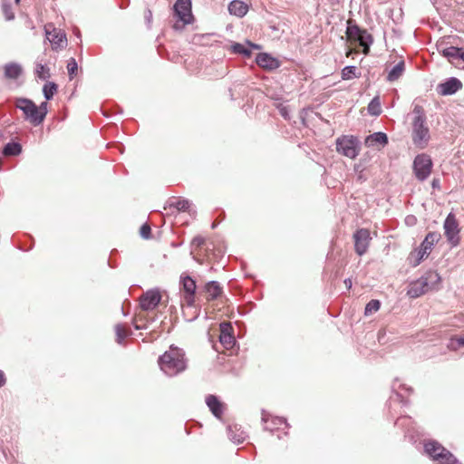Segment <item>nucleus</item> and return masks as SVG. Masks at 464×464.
Listing matches in <instances>:
<instances>
[{"label":"nucleus","instance_id":"nucleus-1","mask_svg":"<svg viewBox=\"0 0 464 464\" xmlns=\"http://www.w3.org/2000/svg\"><path fill=\"white\" fill-rule=\"evenodd\" d=\"M158 363L164 374L169 377L176 376L187 368L185 352L171 345L168 351L159 357Z\"/></svg>","mask_w":464,"mask_h":464},{"label":"nucleus","instance_id":"nucleus-2","mask_svg":"<svg viewBox=\"0 0 464 464\" xmlns=\"http://www.w3.org/2000/svg\"><path fill=\"white\" fill-rule=\"evenodd\" d=\"M413 114L412 140L415 145L424 147L430 140V130L426 125V115L423 108L416 105L413 109Z\"/></svg>","mask_w":464,"mask_h":464},{"label":"nucleus","instance_id":"nucleus-3","mask_svg":"<svg viewBox=\"0 0 464 464\" xmlns=\"http://www.w3.org/2000/svg\"><path fill=\"white\" fill-rule=\"evenodd\" d=\"M440 281V276L437 272L429 271L420 276L418 280L411 282L407 290V295L411 298H417L427 292L435 288V285Z\"/></svg>","mask_w":464,"mask_h":464},{"label":"nucleus","instance_id":"nucleus-4","mask_svg":"<svg viewBox=\"0 0 464 464\" xmlns=\"http://www.w3.org/2000/svg\"><path fill=\"white\" fill-rule=\"evenodd\" d=\"M424 450L438 464H461L449 450L436 440L425 442Z\"/></svg>","mask_w":464,"mask_h":464},{"label":"nucleus","instance_id":"nucleus-5","mask_svg":"<svg viewBox=\"0 0 464 464\" xmlns=\"http://www.w3.org/2000/svg\"><path fill=\"white\" fill-rule=\"evenodd\" d=\"M14 105L24 113V121H29L34 126L41 124L38 115L37 105L28 98L17 97L14 99Z\"/></svg>","mask_w":464,"mask_h":464},{"label":"nucleus","instance_id":"nucleus-6","mask_svg":"<svg viewBox=\"0 0 464 464\" xmlns=\"http://www.w3.org/2000/svg\"><path fill=\"white\" fill-rule=\"evenodd\" d=\"M433 162L428 154L421 153L415 157L412 164L413 173L419 181L426 180L431 173Z\"/></svg>","mask_w":464,"mask_h":464},{"label":"nucleus","instance_id":"nucleus-7","mask_svg":"<svg viewBox=\"0 0 464 464\" xmlns=\"http://www.w3.org/2000/svg\"><path fill=\"white\" fill-rule=\"evenodd\" d=\"M336 150L341 154L354 159L359 154L360 141L354 136H342L336 140Z\"/></svg>","mask_w":464,"mask_h":464},{"label":"nucleus","instance_id":"nucleus-8","mask_svg":"<svg viewBox=\"0 0 464 464\" xmlns=\"http://www.w3.org/2000/svg\"><path fill=\"white\" fill-rule=\"evenodd\" d=\"M444 234L451 246H457L459 244V227L455 215L450 212L448 214L443 224Z\"/></svg>","mask_w":464,"mask_h":464},{"label":"nucleus","instance_id":"nucleus-9","mask_svg":"<svg viewBox=\"0 0 464 464\" xmlns=\"http://www.w3.org/2000/svg\"><path fill=\"white\" fill-rule=\"evenodd\" d=\"M44 32L53 50L57 51L66 46L67 37L63 30L55 28L53 24H47L44 26Z\"/></svg>","mask_w":464,"mask_h":464},{"label":"nucleus","instance_id":"nucleus-10","mask_svg":"<svg viewBox=\"0 0 464 464\" xmlns=\"http://www.w3.org/2000/svg\"><path fill=\"white\" fill-rule=\"evenodd\" d=\"M173 8L175 15L183 25L192 24L194 17L191 11V0H177Z\"/></svg>","mask_w":464,"mask_h":464},{"label":"nucleus","instance_id":"nucleus-11","mask_svg":"<svg viewBox=\"0 0 464 464\" xmlns=\"http://www.w3.org/2000/svg\"><path fill=\"white\" fill-rule=\"evenodd\" d=\"M354 241V251L358 256L364 255L372 240L371 233L368 228H359L353 236Z\"/></svg>","mask_w":464,"mask_h":464},{"label":"nucleus","instance_id":"nucleus-12","mask_svg":"<svg viewBox=\"0 0 464 464\" xmlns=\"http://www.w3.org/2000/svg\"><path fill=\"white\" fill-rule=\"evenodd\" d=\"M161 300L159 289H150L144 293L140 298V308L144 311L154 310Z\"/></svg>","mask_w":464,"mask_h":464},{"label":"nucleus","instance_id":"nucleus-13","mask_svg":"<svg viewBox=\"0 0 464 464\" xmlns=\"http://www.w3.org/2000/svg\"><path fill=\"white\" fill-rule=\"evenodd\" d=\"M463 84L461 81L456 77L447 78L444 82L437 85L436 91L441 96H450L455 94L461 90Z\"/></svg>","mask_w":464,"mask_h":464},{"label":"nucleus","instance_id":"nucleus-14","mask_svg":"<svg viewBox=\"0 0 464 464\" xmlns=\"http://www.w3.org/2000/svg\"><path fill=\"white\" fill-rule=\"evenodd\" d=\"M262 421L265 423L264 429L272 433L279 430L282 426H284L285 429L289 428V424L285 419L281 417H273L264 410L262 411Z\"/></svg>","mask_w":464,"mask_h":464},{"label":"nucleus","instance_id":"nucleus-15","mask_svg":"<svg viewBox=\"0 0 464 464\" xmlns=\"http://www.w3.org/2000/svg\"><path fill=\"white\" fill-rule=\"evenodd\" d=\"M180 285L185 292L184 302L191 307L195 302L196 283L188 276L181 277Z\"/></svg>","mask_w":464,"mask_h":464},{"label":"nucleus","instance_id":"nucleus-16","mask_svg":"<svg viewBox=\"0 0 464 464\" xmlns=\"http://www.w3.org/2000/svg\"><path fill=\"white\" fill-rule=\"evenodd\" d=\"M220 328V335L219 342L226 348L230 349L236 343L235 337L233 335V327L230 323L223 322L219 325Z\"/></svg>","mask_w":464,"mask_h":464},{"label":"nucleus","instance_id":"nucleus-17","mask_svg":"<svg viewBox=\"0 0 464 464\" xmlns=\"http://www.w3.org/2000/svg\"><path fill=\"white\" fill-rule=\"evenodd\" d=\"M256 63L258 66L269 71L275 70L280 66L278 59L266 53H258L256 57Z\"/></svg>","mask_w":464,"mask_h":464},{"label":"nucleus","instance_id":"nucleus-18","mask_svg":"<svg viewBox=\"0 0 464 464\" xmlns=\"http://www.w3.org/2000/svg\"><path fill=\"white\" fill-rule=\"evenodd\" d=\"M301 120L303 124L314 130V128L316 127L317 120L319 118L318 113L314 111V108H306L304 109L301 112Z\"/></svg>","mask_w":464,"mask_h":464},{"label":"nucleus","instance_id":"nucleus-19","mask_svg":"<svg viewBox=\"0 0 464 464\" xmlns=\"http://www.w3.org/2000/svg\"><path fill=\"white\" fill-rule=\"evenodd\" d=\"M206 404L216 418L221 419L223 415V404L216 395H208L206 397Z\"/></svg>","mask_w":464,"mask_h":464},{"label":"nucleus","instance_id":"nucleus-20","mask_svg":"<svg viewBox=\"0 0 464 464\" xmlns=\"http://www.w3.org/2000/svg\"><path fill=\"white\" fill-rule=\"evenodd\" d=\"M441 238V235L439 232H429L423 241L420 243V247L428 255L430 254L434 245Z\"/></svg>","mask_w":464,"mask_h":464},{"label":"nucleus","instance_id":"nucleus-21","mask_svg":"<svg viewBox=\"0 0 464 464\" xmlns=\"http://www.w3.org/2000/svg\"><path fill=\"white\" fill-rule=\"evenodd\" d=\"M23 67L20 63L13 62L4 66V75L6 79L16 80L23 74Z\"/></svg>","mask_w":464,"mask_h":464},{"label":"nucleus","instance_id":"nucleus-22","mask_svg":"<svg viewBox=\"0 0 464 464\" xmlns=\"http://www.w3.org/2000/svg\"><path fill=\"white\" fill-rule=\"evenodd\" d=\"M388 136L382 131L374 132L367 136L365 139V145L368 147H374L375 145L384 147L388 144Z\"/></svg>","mask_w":464,"mask_h":464},{"label":"nucleus","instance_id":"nucleus-23","mask_svg":"<svg viewBox=\"0 0 464 464\" xmlns=\"http://www.w3.org/2000/svg\"><path fill=\"white\" fill-rule=\"evenodd\" d=\"M227 435L231 441L234 443H241L246 438V432L238 425H228Z\"/></svg>","mask_w":464,"mask_h":464},{"label":"nucleus","instance_id":"nucleus-24","mask_svg":"<svg viewBox=\"0 0 464 464\" xmlns=\"http://www.w3.org/2000/svg\"><path fill=\"white\" fill-rule=\"evenodd\" d=\"M392 391L394 392V397L392 396L391 397V400H396L398 401L399 402L402 403V404H407L408 403V401L404 400V395H403V392H406L408 394H411L412 392H413V389L410 386H407L406 384H400L398 386V390L396 388V383H394L392 385Z\"/></svg>","mask_w":464,"mask_h":464},{"label":"nucleus","instance_id":"nucleus-25","mask_svg":"<svg viewBox=\"0 0 464 464\" xmlns=\"http://www.w3.org/2000/svg\"><path fill=\"white\" fill-rule=\"evenodd\" d=\"M228 11L233 15L243 17L247 13L248 6L240 0H233L228 5Z\"/></svg>","mask_w":464,"mask_h":464},{"label":"nucleus","instance_id":"nucleus-26","mask_svg":"<svg viewBox=\"0 0 464 464\" xmlns=\"http://www.w3.org/2000/svg\"><path fill=\"white\" fill-rule=\"evenodd\" d=\"M355 41L358 42L360 46L362 47L363 53L367 54L370 52V47L373 43V38L372 34L367 32V30L363 29Z\"/></svg>","mask_w":464,"mask_h":464},{"label":"nucleus","instance_id":"nucleus-27","mask_svg":"<svg viewBox=\"0 0 464 464\" xmlns=\"http://www.w3.org/2000/svg\"><path fill=\"white\" fill-rule=\"evenodd\" d=\"M22 145L16 141L7 142L2 150V153L5 157L18 156L22 153Z\"/></svg>","mask_w":464,"mask_h":464},{"label":"nucleus","instance_id":"nucleus-28","mask_svg":"<svg viewBox=\"0 0 464 464\" xmlns=\"http://www.w3.org/2000/svg\"><path fill=\"white\" fill-rule=\"evenodd\" d=\"M209 300L217 299L222 293V288L218 282L209 281L205 286Z\"/></svg>","mask_w":464,"mask_h":464},{"label":"nucleus","instance_id":"nucleus-29","mask_svg":"<svg viewBox=\"0 0 464 464\" xmlns=\"http://www.w3.org/2000/svg\"><path fill=\"white\" fill-rule=\"evenodd\" d=\"M405 70L404 61H400L397 64H395L388 72L387 81L394 82L398 80Z\"/></svg>","mask_w":464,"mask_h":464},{"label":"nucleus","instance_id":"nucleus-30","mask_svg":"<svg viewBox=\"0 0 464 464\" xmlns=\"http://www.w3.org/2000/svg\"><path fill=\"white\" fill-rule=\"evenodd\" d=\"M190 205V201L184 198H173L168 202V206L169 208H175L178 211L189 210Z\"/></svg>","mask_w":464,"mask_h":464},{"label":"nucleus","instance_id":"nucleus-31","mask_svg":"<svg viewBox=\"0 0 464 464\" xmlns=\"http://www.w3.org/2000/svg\"><path fill=\"white\" fill-rule=\"evenodd\" d=\"M429 255L427 253H424L420 247L419 246V248L413 250L412 252H411L410 256H409V261H410V264L413 266V267H416L418 266L421 261L427 257Z\"/></svg>","mask_w":464,"mask_h":464},{"label":"nucleus","instance_id":"nucleus-32","mask_svg":"<svg viewBox=\"0 0 464 464\" xmlns=\"http://www.w3.org/2000/svg\"><path fill=\"white\" fill-rule=\"evenodd\" d=\"M459 47L450 46L440 51L443 57L447 58L450 63H453L455 60H458V54Z\"/></svg>","mask_w":464,"mask_h":464},{"label":"nucleus","instance_id":"nucleus-33","mask_svg":"<svg viewBox=\"0 0 464 464\" xmlns=\"http://www.w3.org/2000/svg\"><path fill=\"white\" fill-rule=\"evenodd\" d=\"M360 75L361 73L358 72L357 67L353 65L345 66L342 70V78L343 80H352L354 78H359Z\"/></svg>","mask_w":464,"mask_h":464},{"label":"nucleus","instance_id":"nucleus-34","mask_svg":"<svg viewBox=\"0 0 464 464\" xmlns=\"http://www.w3.org/2000/svg\"><path fill=\"white\" fill-rule=\"evenodd\" d=\"M447 347L451 351H460L464 348V336H453L449 340Z\"/></svg>","mask_w":464,"mask_h":464},{"label":"nucleus","instance_id":"nucleus-35","mask_svg":"<svg viewBox=\"0 0 464 464\" xmlns=\"http://www.w3.org/2000/svg\"><path fill=\"white\" fill-rule=\"evenodd\" d=\"M34 73L41 80H46L51 76L50 69L46 65L40 63L35 64Z\"/></svg>","mask_w":464,"mask_h":464},{"label":"nucleus","instance_id":"nucleus-36","mask_svg":"<svg viewBox=\"0 0 464 464\" xmlns=\"http://www.w3.org/2000/svg\"><path fill=\"white\" fill-rule=\"evenodd\" d=\"M57 92V84L53 82L45 83L43 87V94L46 101L52 100Z\"/></svg>","mask_w":464,"mask_h":464},{"label":"nucleus","instance_id":"nucleus-37","mask_svg":"<svg viewBox=\"0 0 464 464\" xmlns=\"http://www.w3.org/2000/svg\"><path fill=\"white\" fill-rule=\"evenodd\" d=\"M368 112L372 116H379L382 113L381 103L379 97H374L368 104Z\"/></svg>","mask_w":464,"mask_h":464},{"label":"nucleus","instance_id":"nucleus-38","mask_svg":"<svg viewBox=\"0 0 464 464\" xmlns=\"http://www.w3.org/2000/svg\"><path fill=\"white\" fill-rule=\"evenodd\" d=\"M381 307V302L377 299H372L369 301L364 308V314L366 316L377 312Z\"/></svg>","mask_w":464,"mask_h":464},{"label":"nucleus","instance_id":"nucleus-39","mask_svg":"<svg viewBox=\"0 0 464 464\" xmlns=\"http://www.w3.org/2000/svg\"><path fill=\"white\" fill-rule=\"evenodd\" d=\"M363 29L359 27L357 24H349L346 28V34L349 38L353 40H356V38L359 36V34L362 32Z\"/></svg>","mask_w":464,"mask_h":464},{"label":"nucleus","instance_id":"nucleus-40","mask_svg":"<svg viewBox=\"0 0 464 464\" xmlns=\"http://www.w3.org/2000/svg\"><path fill=\"white\" fill-rule=\"evenodd\" d=\"M116 341L118 343H122L123 340L130 334L128 333L122 324H119L115 325Z\"/></svg>","mask_w":464,"mask_h":464},{"label":"nucleus","instance_id":"nucleus-41","mask_svg":"<svg viewBox=\"0 0 464 464\" xmlns=\"http://www.w3.org/2000/svg\"><path fill=\"white\" fill-rule=\"evenodd\" d=\"M232 49L234 53L243 54L246 57H249L251 55V50L246 48L245 45L239 43H236L232 45Z\"/></svg>","mask_w":464,"mask_h":464},{"label":"nucleus","instance_id":"nucleus-42","mask_svg":"<svg viewBox=\"0 0 464 464\" xmlns=\"http://www.w3.org/2000/svg\"><path fill=\"white\" fill-rule=\"evenodd\" d=\"M3 13L7 21H11L14 18V14L12 10V6L8 3H3L2 5Z\"/></svg>","mask_w":464,"mask_h":464},{"label":"nucleus","instance_id":"nucleus-43","mask_svg":"<svg viewBox=\"0 0 464 464\" xmlns=\"http://www.w3.org/2000/svg\"><path fill=\"white\" fill-rule=\"evenodd\" d=\"M78 64L76 60L74 58H71L67 63V70L71 79L76 74Z\"/></svg>","mask_w":464,"mask_h":464},{"label":"nucleus","instance_id":"nucleus-44","mask_svg":"<svg viewBox=\"0 0 464 464\" xmlns=\"http://www.w3.org/2000/svg\"><path fill=\"white\" fill-rule=\"evenodd\" d=\"M47 107H48L47 102H43L39 106H37L39 121L41 123L44 121V119L48 113Z\"/></svg>","mask_w":464,"mask_h":464},{"label":"nucleus","instance_id":"nucleus-45","mask_svg":"<svg viewBox=\"0 0 464 464\" xmlns=\"http://www.w3.org/2000/svg\"><path fill=\"white\" fill-rule=\"evenodd\" d=\"M140 235L142 238L149 239L151 236V228L149 224L145 223L140 227Z\"/></svg>","mask_w":464,"mask_h":464},{"label":"nucleus","instance_id":"nucleus-46","mask_svg":"<svg viewBox=\"0 0 464 464\" xmlns=\"http://www.w3.org/2000/svg\"><path fill=\"white\" fill-rule=\"evenodd\" d=\"M277 108H278L279 112L283 118H285V120H288L290 118L289 111L286 106L280 104Z\"/></svg>","mask_w":464,"mask_h":464},{"label":"nucleus","instance_id":"nucleus-47","mask_svg":"<svg viewBox=\"0 0 464 464\" xmlns=\"http://www.w3.org/2000/svg\"><path fill=\"white\" fill-rule=\"evenodd\" d=\"M205 243V238L201 236H197L192 239V245L200 247Z\"/></svg>","mask_w":464,"mask_h":464},{"label":"nucleus","instance_id":"nucleus-48","mask_svg":"<svg viewBox=\"0 0 464 464\" xmlns=\"http://www.w3.org/2000/svg\"><path fill=\"white\" fill-rule=\"evenodd\" d=\"M409 420L408 417H400L396 420L395 425L398 427L403 426L406 421Z\"/></svg>","mask_w":464,"mask_h":464},{"label":"nucleus","instance_id":"nucleus-49","mask_svg":"<svg viewBox=\"0 0 464 464\" xmlns=\"http://www.w3.org/2000/svg\"><path fill=\"white\" fill-rule=\"evenodd\" d=\"M431 187L433 188H440V179L434 178L431 181Z\"/></svg>","mask_w":464,"mask_h":464},{"label":"nucleus","instance_id":"nucleus-50","mask_svg":"<svg viewBox=\"0 0 464 464\" xmlns=\"http://www.w3.org/2000/svg\"><path fill=\"white\" fill-rule=\"evenodd\" d=\"M415 221H416V218L414 216H408L405 218V222L408 225H413V224H415Z\"/></svg>","mask_w":464,"mask_h":464},{"label":"nucleus","instance_id":"nucleus-51","mask_svg":"<svg viewBox=\"0 0 464 464\" xmlns=\"http://www.w3.org/2000/svg\"><path fill=\"white\" fill-rule=\"evenodd\" d=\"M6 382V379L5 373L2 370H0V388L3 387Z\"/></svg>","mask_w":464,"mask_h":464},{"label":"nucleus","instance_id":"nucleus-52","mask_svg":"<svg viewBox=\"0 0 464 464\" xmlns=\"http://www.w3.org/2000/svg\"><path fill=\"white\" fill-rule=\"evenodd\" d=\"M458 60H461L464 62V48L459 47V52L458 54Z\"/></svg>","mask_w":464,"mask_h":464},{"label":"nucleus","instance_id":"nucleus-53","mask_svg":"<svg viewBox=\"0 0 464 464\" xmlns=\"http://www.w3.org/2000/svg\"><path fill=\"white\" fill-rule=\"evenodd\" d=\"M344 285L347 288H351L352 287V280L350 278H346L344 280Z\"/></svg>","mask_w":464,"mask_h":464},{"label":"nucleus","instance_id":"nucleus-54","mask_svg":"<svg viewBox=\"0 0 464 464\" xmlns=\"http://www.w3.org/2000/svg\"><path fill=\"white\" fill-rule=\"evenodd\" d=\"M151 12L150 10H148V15H146V19L150 22V18H151Z\"/></svg>","mask_w":464,"mask_h":464},{"label":"nucleus","instance_id":"nucleus-55","mask_svg":"<svg viewBox=\"0 0 464 464\" xmlns=\"http://www.w3.org/2000/svg\"><path fill=\"white\" fill-rule=\"evenodd\" d=\"M320 121H324V122H325V123H327V124L329 123V121H328L324 120L322 117L320 118Z\"/></svg>","mask_w":464,"mask_h":464},{"label":"nucleus","instance_id":"nucleus-56","mask_svg":"<svg viewBox=\"0 0 464 464\" xmlns=\"http://www.w3.org/2000/svg\"><path fill=\"white\" fill-rule=\"evenodd\" d=\"M251 46L254 48H256V49L259 48V46L257 44H251Z\"/></svg>","mask_w":464,"mask_h":464},{"label":"nucleus","instance_id":"nucleus-57","mask_svg":"<svg viewBox=\"0 0 464 464\" xmlns=\"http://www.w3.org/2000/svg\"><path fill=\"white\" fill-rule=\"evenodd\" d=\"M277 438H278L279 440H281V439L283 438V437H282V434H281V433H278V434H277Z\"/></svg>","mask_w":464,"mask_h":464},{"label":"nucleus","instance_id":"nucleus-58","mask_svg":"<svg viewBox=\"0 0 464 464\" xmlns=\"http://www.w3.org/2000/svg\"><path fill=\"white\" fill-rule=\"evenodd\" d=\"M211 227H212V228H216L217 227V224L213 223Z\"/></svg>","mask_w":464,"mask_h":464},{"label":"nucleus","instance_id":"nucleus-59","mask_svg":"<svg viewBox=\"0 0 464 464\" xmlns=\"http://www.w3.org/2000/svg\"><path fill=\"white\" fill-rule=\"evenodd\" d=\"M174 28H175V29H179V28H180V27H179L178 24H175V25H174Z\"/></svg>","mask_w":464,"mask_h":464},{"label":"nucleus","instance_id":"nucleus-60","mask_svg":"<svg viewBox=\"0 0 464 464\" xmlns=\"http://www.w3.org/2000/svg\"><path fill=\"white\" fill-rule=\"evenodd\" d=\"M312 160L316 161V160L314 157H310Z\"/></svg>","mask_w":464,"mask_h":464},{"label":"nucleus","instance_id":"nucleus-61","mask_svg":"<svg viewBox=\"0 0 464 464\" xmlns=\"http://www.w3.org/2000/svg\"><path fill=\"white\" fill-rule=\"evenodd\" d=\"M19 2H20V0H15V3H16V4H19Z\"/></svg>","mask_w":464,"mask_h":464}]
</instances>
